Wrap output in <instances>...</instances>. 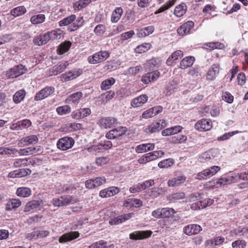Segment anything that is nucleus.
<instances>
[{
	"instance_id": "nucleus-1",
	"label": "nucleus",
	"mask_w": 248,
	"mask_h": 248,
	"mask_svg": "<svg viewBox=\"0 0 248 248\" xmlns=\"http://www.w3.org/2000/svg\"><path fill=\"white\" fill-rule=\"evenodd\" d=\"M233 178L234 177L232 176L231 171L228 174L222 175L218 179L209 181L208 182V186L211 187H218L229 185L233 183Z\"/></svg>"
},
{
	"instance_id": "nucleus-2",
	"label": "nucleus",
	"mask_w": 248,
	"mask_h": 248,
	"mask_svg": "<svg viewBox=\"0 0 248 248\" xmlns=\"http://www.w3.org/2000/svg\"><path fill=\"white\" fill-rule=\"evenodd\" d=\"M219 155V151L217 149H211L201 155L198 158L199 162L201 163L213 162L217 160Z\"/></svg>"
},
{
	"instance_id": "nucleus-3",
	"label": "nucleus",
	"mask_w": 248,
	"mask_h": 248,
	"mask_svg": "<svg viewBox=\"0 0 248 248\" xmlns=\"http://www.w3.org/2000/svg\"><path fill=\"white\" fill-rule=\"evenodd\" d=\"M110 56L107 51H100L88 58V62L91 64H97L105 62Z\"/></svg>"
},
{
	"instance_id": "nucleus-4",
	"label": "nucleus",
	"mask_w": 248,
	"mask_h": 248,
	"mask_svg": "<svg viewBox=\"0 0 248 248\" xmlns=\"http://www.w3.org/2000/svg\"><path fill=\"white\" fill-rule=\"evenodd\" d=\"M220 170V167L219 166H212L198 173L196 175V178L200 180L206 179L207 178H210L216 174Z\"/></svg>"
},
{
	"instance_id": "nucleus-5",
	"label": "nucleus",
	"mask_w": 248,
	"mask_h": 248,
	"mask_svg": "<svg viewBox=\"0 0 248 248\" xmlns=\"http://www.w3.org/2000/svg\"><path fill=\"white\" fill-rule=\"evenodd\" d=\"M75 144V140L72 137L65 136L60 139L57 142V146L62 151L71 149Z\"/></svg>"
},
{
	"instance_id": "nucleus-6",
	"label": "nucleus",
	"mask_w": 248,
	"mask_h": 248,
	"mask_svg": "<svg viewBox=\"0 0 248 248\" xmlns=\"http://www.w3.org/2000/svg\"><path fill=\"white\" fill-rule=\"evenodd\" d=\"M164 152L162 151H155L143 155L138 161L140 164L146 163L150 161L160 158L164 155Z\"/></svg>"
},
{
	"instance_id": "nucleus-7",
	"label": "nucleus",
	"mask_w": 248,
	"mask_h": 248,
	"mask_svg": "<svg viewBox=\"0 0 248 248\" xmlns=\"http://www.w3.org/2000/svg\"><path fill=\"white\" fill-rule=\"evenodd\" d=\"M26 69L21 64L14 66L10 69L6 73V76L9 78H16L25 73Z\"/></svg>"
},
{
	"instance_id": "nucleus-8",
	"label": "nucleus",
	"mask_w": 248,
	"mask_h": 248,
	"mask_svg": "<svg viewBox=\"0 0 248 248\" xmlns=\"http://www.w3.org/2000/svg\"><path fill=\"white\" fill-rule=\"evenodd\" d=\"M54 87L46 86L36 93L34 96V100L36 101L42 100L51 95L54 92Z\"/></svg>"
},
{
	"instance_id": "nucleus-9",
	"label": "nucleus",
	"mask_w": 248,
	"mask_h": 248,
	"mask_svg": "<svg viewBox=\"0 0 248 248\" xmlns=\"http://www.w3.org/2000/svg\"><path fill=\"white\" fill-rule=\"evenodd\" d=\"M38 141V137L37 135H31L21 138L18 143L19 147L28 146L31 144H36Z\"/></svg>"
},
{
	"instance_id": "nucleus-10",
	"label": "nucleus",
	"mask_w": 248,
	"mask_h": 248,
	"mask_svg": "<svg viewBox=\"0 0 248 248\" xmlns=\"http://www.w3.org/2000/svg\"><path fill=\"white\" fill-rule=\"evenodd\" d=\"M90 108H82L73 111L71 113V117L76 120L83 119L91 114Z\"/></svg>"
},
{
	"instance_id": "nucleus-11",
	"label": "nucleus",
	"mask_w": 248,
	"mask_h": 248,
	"mask_svg": "<svg viewBox=\"0 0 248 248\" xmlns=\"http://www.w3.org/2000/svg\"><path fill=\"white\" fill-rule=\"evenodd\" d=\"M212 127V123L210 119H202L199 121L195 125L196 129L199 131H208Z\"/></svg>"
},
{
	"instance_id": "nucleus-12",
	"label": "nucleus",
	"mask_w": 248,
	"mask_h": 248,
	"mask_svg": "<svg viewBox=\"0 0 248 248\" xmlns=\"http://www.w3.org/2000/svg\"><path fill=\"white\" fill-rule=\"evenodd\" d=\"M152 234L151 231H135L129 234V238L135 240H141L150 237Z\"/></svg>"
},
{
	"instance_id": "nucleus-13",
	"label": "nucleus",
	"mask_w": 248,
	"mask_h": 248,
	"mask_svg": "<svg viewBox=\"0 0 248 248\" xmlns=\"http://www.w3.org/2000/svg\"><path fill=\"white\" fill-rule=\"evenodd\" d=\"M42 148L40 146L36 147H29L24 149L17 150V153L19 155L27 156L41 152Z\"/></svg>"
},
{
	"instance_id": "nucleus-14",
	"label": "nucleus",
	"mask_w": 248,
	"mask_h": 248,
	"mask_svg": "<svg viewBox=\"0 0 248 248\" xmlns=\"http://www.w3.org/2000/svg\"><path fill=\"white\" fill-rule=\"evenodd\" d=\"M126 131L125 127H118L107 132L106 137L108 139H114L123 135Z\"/></svg>"
},
{
	"instance_id": "nucleus-15",
	"label": "nucleus",
	"mask_w": 248,
	"mask_h": 248,
	"mask_svg": "<svg viewBox=\"0 0 248 248\" xmlns=\"http://www.w3.org/2000/svg\"><path fill=\"white\" fill-rule=\"evenodd\" d=\"M202 231V227L198 224H189L185 226L183 232L187 235H192L199 233Z\"/></svg>"
},
{
	"instance_id": "nucleus-16",
	"label": "nucleus",
	"mask_w": 248,
	"mask_h": 248,
	"mask_svg": "<svg viewBox=\"0 0 248 248\" xmlns=\"http://www.w3.org/2000/svg\"><path fill=\"white\" fill-rule=\"evenodd\" d=\"M186 177L183 174L177 175L168 180L167 184L170 187H177L185 183Z\"/></svg>"
},
{
	"instance_id": "nucleus-17",
	"label": "nucleus",
	"mask_w": 248,
	"mask_h": 248,
	"mask_svg": "<svg viewBox=\"0 0 248 248\" xmlns=\"http://www.w3.org/2000/svg\"><path fill=\"white\" fill-rule=\"evenodd\" d=\"M82 74V70L81 69L73 70L63 74L62 75V79L63 81H69L76 78Z\"/></svg>"
},
{
	"instance_id": "nucleus-18",
	"label": "nucleus",
	"mask_w": 248,
	"mask_h": 248,
	"mask_svg": "<svg viewBox=\"0 0 248 248\" xmlns=\"http://www.w3.org/2000/svg\"><path fill=\"white\" fill-rule=\"evenodd\" d=\"M159 76L160 73L158 71L149 72L142 76L141 81L144 84H147L156 80Z\"/></svg>"
},
{
	"instance_id": "nucleus-19",
	"label": "nucleus",
	"mask_w": 248,
	"mask_h": 248,
	"mask_svg": "<svg viewBox=\"0 0 248 248\" xmlns=\"http://www.w3.org/2000/svg\"><path fill=\"white\" fill-rule=\"evenodd\" d=\"M79 236V233L77 231L70 232L65 233L62 235L59 239V242L60 243H64L67 242L71 241L78 238Z\"/></svg>"
},
{
	"instance_id": "nucleus-20",
	"label": "nucleus",
	"mask_w": 248,
	"mask_h": 248,
	"mask_svg": "<svg viewBox=\"0 0 248 248\" xmlns=\"http://www.w3.org/2000/svg\"><path fill=\"white\" fill-rule=\"evenodd\" d=\"M120 189L116 186H111L101 190L99 196L102 198H107L113 196L119 193Z\"/></svg>"
},
{
	"instance_id": "nucleus-21",
	"label": "nucleus",
	"mask_w": 248,
	"mask_h": 248,
	"mask_svg": "<svg viewBox=\"0 0 248 248\" xmlns=\"http://www.w3.org/2000/svg\"><path fill=\"white\" fill-rule=\"evenodd\" d=\"M148 97L146 94H142L134 98L131 102V106L133 108H138L142 106L147 102Z\"/></svg>"
},
{
	"instance_id": "nucleus-22",
	"label": "nucleus",
	"mask_w": 248,
	"mask_h": 248,
	"mask_svg": "<svg viewBox=\"0 0 248 248\" xmlns=\"http://www.w3.org/2000/svg\"><path fill=\"white\" fill-rule=\"evenodd\" d=\"M82 96L83 93L82 92H76L70 95L65 99V102L67 104H74L75 106H77Z\"/></svg>"
},
{
	"instance_id": "nucleus-23",
	"label": "nucleus",
	"mask_w": 248,
	"mask_h": 248,
	"mask_svg": "<svg viewBox=\"0 0 248 248\" xmlns=\"http://www.w3.org/2000/svg\"><path fill=\"white\" fill-rule=\"evenodd\" d=\"M194 23L193 21H188L183 24L177 29V32L181 35H184L189 33L191 29L193 27Z\"/></svg>"
},
{
	"instance_id": "nucleus-24",
	"label": "nucleus",
	"mask_w": 248,
	"mask_h": 248,
	"mask_svg": "<svg viewBox=\"0 0 248 248\" xmlns=\"http://www.w3.org/2000/svg\"><path fill=\"white\" fill-rule=\"evenodd\" d=\"M116 122V120L113 117L102 118L99 122L102 128L107 129L112 126Z\"/></svg>"
},
{
	"instance_id": "nucleus-25",
	"label": "nucleus",
	"mask_w": 248,
	"mask_h": 248,
	"mask_svg": "<svg viewBox=\"0 0 248 248\" xmlns=\"http://www.w3.org/2000/svg\"><path fill=\"white\" fill-rule=\"evenodd\" d=\"M21 202L19 199H9L6 204L5 210L8 211L15 210L21 205Z\"/></svg>"
},
{
	"instance_id": "nucleus-26",
	"label": "nucleus",
	"mask_w": 248,
	"mask_h": 248,
	"mask_svg": "<svg viewBox=\"0 0 248 248\" xmlns=\"http://www.w3.org/2000/svg\"><path fill=\"white\" fill-rule=\"evenodd\" d=\"M50 39V36L48 32L37 36L33 39V43L35 45L41 46L47 43Z\"/></svg>"
},
{
	"instance_id": "nucleus-27",
	"label": "nucleus",
	"mask_w": 248,
	"mask_h": 248,
	"mask_svg": "<svg viewBox=\"0 0 248 248\" xmlns=\"http://www.w3.org/2000/svg\"><path fill=\"white\" fill-rule=\"evenodd\" d=\"M183 55V52L181 50H178L174 52L167 59L166 64L168 65H172L174 63H175V61L178 60L179 58L182 57Z\"/></svg>"
},
{
	"instance_id": "nucleus-28",
	"label": "nucleus",
	"mask_w": 248,
	"mask_h": 248,
	"mask_svg": "<svg viewBox=\"0 0 248 248\" xmlns=\"http://www.w3.org/2000/svg\"><path fill=\"white\" fill-rule=\"evenodd\" d=\"M183 129V128L181 126L176 125L163 130L162 131L161 134L163 136L174 135L181 132Z\"/></svg>"
},
{
	"instance_id": "nucleus-29",
	"label": "nucleus",
	"mask_w": 248,
	"mask_h": 248,
	"mask_svg": "<svg viewBox=\"0 0 248 248\" xmlns=\"http://www.w3.org/2000/svg\"><path fill=\"white\" fill-rule=\"evenodd\" d=\"M154 148V143H144L138 145L135 148V151L138 153H143L153 150Z\"/></svg>"
},
{
	"instance_id": "nucleus-30",
	"label": "nucleus",
	"mask_w": 248,
	"mask_h": 248,
	"mask_svg": "<svg viewBox=\"0 0 248 248\" xmlns=\"http://www.w3.org/2000/svg\"><path fill=\"white\" fill-rule=\"evenodd\" d=\"M124 205L128 208H138L142 205V202L137 199H128L124 202Z\"/></svg>"
},
{
	"instance_id": "nucleus-31",
	"label": "nucleus",
	"mask_w": 248,
	"mask_h": 248,
	"mask_svg": "<svg viewBox=\"0 0 248 248\" xmlns=\"http://www.w3.org/2000/svg\"><path fill=\"white\" fill-rule=\"evenodd\" d=\"M41 202L39 201H32L29 202L26 205L24 211L31 212L34 210H40Z\"/></svg>"
},
{
	"instance_id": "nucleus-32",
	"label": "nucleus",
	"mask_w": 248,
	"mask_h": 248,
	"mask_svg": "<svg viewBox=\"0 0 248 248\" xmlns=\"http://www.w3.org/2000/svg\"><path fill=\"white\" fill-rule=\"evenodd\" d=\"M195 61V58L192 56H188L184 58L180 62V68L185 69L191 66Z\"/></svg>"
},
{
	"instance_id": "nucleus-33",
	"label": "nucleus",
	"mask_w": 248,
	"mask_h": 248,
	"mask_svg": "<svg viewBox=\"0 0 248 248\" xmlns=\"http://www.w3.org/2000/svg\"><path fill=\"white\" fill-rule=\"evenodd\" d=\"M219 71V65L217 64H214L209 69L207 73V78L211 80L214 79L217 75L218 74Z\"/></svg>"
},
{
	"instance_id": "nucleus-34",
	"label": "nucleus",
	"mask_w": 248,
	"mask_h": 248,
	"mask_svg": "<svg viewBox=\"0 0 248 248\" xmlns=\"http://www.w3.org/2000/svg\"><path fill=\"white\" fill-rule=\"evenodd\" d=\"M232 175L234 177L233 179V183L240 180H248V171L242 172L240 173L235 171H231Z\"/></svg>"
},
{
	"instance_id": "nucleus-35",
	"label": "nucleus",
	"mask_w": 248,
	"mask_h": 248,
	"mask_svg": "<svg viewBox=\"0 0 248 248\" xmlns=\"http://www.w3.org/2000/svg\"><path fill=\"white\" fill-rule=\"evenodd\" d=\"M31 191L30 188L27 187H20L17 189L16 195L21 197L26 198L31 195Z\"/></svg>"
},
{
	"instance_id": "nucleus-36",
	"label": "nucleus",
	"mask_w": 248,
	"mask_h": 248,
	"mask_svg": "<svg viewBox=\"0 0 248 248\" xmlns=\"http://www.w3.org/2000/svg\"><path fill=\"white\" fill-rule=\"evenodd\" d=\"M163 127V126L161 125L159 123H153L149 125L148 127L145 129V131L146 133H153L160 130Z\"/></svg>"
},
{
	"instance_id": "nucleus-37",
	"label": "nucleus",
	"mask_w": 248,
	"mask_h": 248,
	"mask_svg": "<svg viewBox=\"0 0 248 248\" xmlns=\"http://www.w3.org/2000/svg\"><path fill=\"white\" fill-rule=\"evenodd\" d=\"M71 43L69 41H65L59 45L57 48V52L59 55H62L66 52L71 46Z\"/></svg>"
},
{
	"instance_id": "nucleus-38",
	"label": "nucleus",
	"mask_w": 248,
	"mask_h": 248,
	"mask_svg": "<svg viewBox=\"0 0 248 248\" xmlns=\"http://www.w3.org/2000/svg\"><path fill=\"white\" fill-rule=\"evenodd\" d=\"M123 13L121 7H117L112 13L111 21L113 23H116L120 19Z\"/></svg>"
},
{
	"instance_id": "nucleus-39",
	"label": "nucleus",
	"mask_w": 248,
	"mask_h": 248,
	"mask_svg": "<svg viewBox=\"0 0 248 248\" xmlns=\"http://www.w3.org/2000/svg\"><path fill=\"white\" fill-rule=\"evenodd\" d=\"M46 16L44 14H38L32 16L30 19L31 22L33 25L39 24L45 22Z\"/></svg>"
},
{
	"instance_id": "nucleus-40",
	"label": "nucleus",
	"mask_w": 248,
	"mask_h": 248,
	"mask_svg": "<svg viewBox=\"0 0 248 248\" xmlns=\"http://www.w3.org/2000/svg\"><path fill=\"white\" fill-rule=\"evenodd\" d=\"M154 31V27L153 26H148L140 30L137 34L139 37H143L152 34Z\"/></svg>"
},
{
	"instance_id": "nucleus-41",
	"label": "nucleus",
	"mask_w": 248,
	"mask_h": 248,
	"mask_svg": "<svg viewBox=\"0 0 248 248\" xmlns=\"http://www.w3.org/2000/svg\"><path fill=\"white\" fill-rule=\"evenodd\" d=\"M26 11V9L24 6H20L12 9L10 13L13 16L16 17L24 15Z\"/></svg>"
},
{
	"instance_id": "nucleus-42",
	"label": "nucleus",
	"mask_w": 248,
	"mask_h": 248,
	"mask_svg": "<svg viewBox=\"0 0 248 248\" xmlns=\"http://www.w3.org/2000/svg\"><path fill=\"white\" fill-rule=\"evenodd\" d=\"M76 19V16L75 15H71L60 20L59 22V25L60 27L67 26L74 21Z\"/></svg>"
},
{
	"instance_id": "nucleus-43",
	"label": "nucleus",
	"mask_w": 248,
	"mask_h": 248,
	"mask_svg": "<svg viewBox=\"0 0 248 248\" xmlns=\"http://www.w3.org/2000/svg\"><path fill=\"white\" fill-rule=\"evenodd\" d=\"M17 149L13 147H0V155H10L12 154H15L16 153Z\"/></svg>"
},
{
	"instance_id": "nucleus-44",
	"label": "nucleus",
	"mask_w": 248,
	"mask_h": 248,
	"mask_svg": "<svg viewBox=\"0 0 248 248\" xmlns=\"http://www.w3.org/2000/svg\"><path fill=\"white\" fill-rule=\"evenodd\" d=\"M25 92L24 90H20L17 91L13 96V101L16 103L18 104L22 101L25 96Z\"/></svg>"
},
{
	"instance_id": "nucleus-45",
	"label": "nucleus",
	"mask_w": 248,
	"mask_h": 248,
	"mask_svg": "<svg viewBox=\"0 0 248 248\" xmlns=\"http://www.w3.org/2000/svg\"><path fill=\"white\" fill-rule=\"evenodd\" d=\"M224 241V238L222 236H217L207 241V244L211 247H215L222 244Z\"/></svg>"
},
{
	"instance_id": "nucleus-46",
	"label": "nucleus",
	"mask_w": 248,
	"mask_h": 248,
	"mask_svg": "<svg viewBox=\"0 0 248 248\" xmlns=\"http://www.w3.org/2000/svg\"><path fill=\"white\" fill-rule=\"evenodd\" d=\"M91 2V0H79L74 4V9L75 10L79 11L90 4Z\"/></svg>"
},
{
	"instance_id": "nucleus-47",
	"label": "nucleus",
	"mask_w": 248,
	"mask_h": 248,
	"mask_svg": "<svg viewBox=\"0 0 248 248\" xmlns=\"http://www.w3.org/2000/svg\"><path fill=\"white\" fill-rule=\"evenodd\" d=\"M161 209L162 218H169L175 214V211L173 208H162Z\"/></svg>"
},
{
	"instance_id": "nucleus-48",
	"label": "nucleus",
	"mask_w": 248,
	"mask_h": 248,
	"mask_svg": "<svg viewBox=\"0 0 248 248\" xmlns=\"http://www.w3.org/2000/svg\"><path fill=\"white\" fill-rule=\"evenodd\" d=\"M115 93L113 91L110 90L106 92L104 94H102L99 98L101 100L104 102L106 103L108 100H110L114 97Z\"/></svg>"
},
{
	"instance_id": "nucleus-49",
	"label": "nucleus",
	"mask_w": 248,
	"mask_h": 248,
	"mask_svg": "<svg viewBox=\"0 0 248 248\" xmlns=\"http://www.w3.org/2000/svg\"><path fill=\"white\" fill-rule=\"evenodd\" d=\"M115 80L113 78H110L107 80L103 81L101 85V89L103 90H107L110 88V87L114 84Z\"/></svg>"
},
{
	"instance_id": "nucleus-50",
	"label": "nucleus",
	"mask_w": 248,
	"mask_h": 248,
	"mask_svg": "<svg viewBox=\"0 0 248 248\" xmlns=\"http://www.w3.org/2000/svg\"><path fill=\"white\" fill-rule=\"evenodd\" d=\"M151 47V45L150 43H144L141 45L138 46L135 49V51L137 53H144Z\"/></svg>"
},
{
	"instance_id": "nucleus-51",
	"label": "nucleus",
	"mask_w": 248,
	"mask_h": 248,
	"mask_svg": "<svg viewBox=\"0 0 248 248\" xmlns=\"http://www.w3.org/2000/svg\"><path fill=\"white\" fill-rule=\"evenodd\" d=\"M71 111L70 107L68 105L60 106L56 108V111L58 114L63 115L69 113Z\"/></svg>"
},
{
	"instance_id": "nucleus-52",
	"label": "nucleus",
	"mask_w": 248,
	"mask_h": 248,
	"mask_svg": "<svg viewBox=\"0 0 248 248\" xmlns=\"http://www.w3.org/2000/svg\"><path fill=\"white\" fill-rule=\"evenodd\" d=\"M174 164V161L171 158H168L164 159L158 164V166L160 168H168L171 167Z\"/></svg>"
},
{
	"instance_id": "nucleus-53",
	"label": "nucleus",
	"mask_w": 248,
	"mask_h": 248,
	"mask_svg": "<svg viewBox=\"0 0 248 248\" xmlns=\"http://www.w3.org/2000/svg\"><path fill=\"white\" fill-rule=\"evenodd\" d=\"M28 159L17 158L14 160L13 165L15 168L25 167L28 165Z\"/></svg>"
},
{
	"instance_id": "nucleus-54",
	"label": "nucleus",
	"mask_w": 248,
	"mask_h": 248,
	"mask_svg": "<svg viewBox=\"0 0 248 248\" xmlns=\"http://www.w3.org/2000/svg\"><path fill=\"white\" fill-rule=\"evenodd\" d=\"M185 197V194L184 192H176L170 195L168 199L170 201L174 202L176 200L184 199Z\"/></svg>"
},
{
	"instance_id": "nucleus-55",
	"label": "nucleus",
	"mask_w": 248,
	"mask_h": 248,
	"mask_svg": "<svg viewBox=\"0 0 248 248\" xmlns=\"http://www.w3.org/2000/svg\"><path fill=\"white\" fill-rule=\"evenodd\" d=\"M187 140V137L186 135H177L171 137L170 142L172 143H181L185 142Z\"/></svg>"
},
{
	"instance_id": "nucleus-56",
	"label": "nucleus",
	"mask_w": 248,
	"mask_h": 248,
	"mask_svg": "<svg viewBox=\"0 0 248 248\" xmlns=\"http://www.w3.org/2000/svg\"><path fill=\"white\" fill-rule=\"evenodd\" d=\"M50 39L53 38L56 39H60L63 36V32L60 29L52 31L51 32H48Z\"/></svg>"
},
{
	"instance_id": "nucleus-57",
	"label": "nucleus",
	"mask_w": 248,
	"mask_h": 248,
	"mask_svg": "<svg viewBox=\"0 0 248 248\" xmlns=\"http://www.w3.org/2000/svg\"><path fill=\"white\" fill-rule=\"evenodd\" d=\"M68 63L67 62H62L59 63L58 64L54 66L55 71H56V74L63 72L66 67L68 66Z\"/></svg>"
},
{
	"instance_id": "nucleus-58",
	"label": "nucleus",
	"mask_w": 248,
	"mask_h": 248,
	"mask_svg": "<svg viewBox=\"0 0 248 248\" xmlns=\"http://www.w3.org/2000/svg\"><path fill=\"white\" fill-rule=\"evenodd\" d=\"M63 206H66L70 204H73L77 202V199L71 196H61Z\"/></svg>"
},
{
	"instance_id": "nucleus-59",
	"label": "nucleus",
	"mask_w": 248,
	"mask_h": 248,
	"mask_svg": "<svg viewBox=\"0 0 248 248\" xmlns=\"http://www.w3.org/2000/svg\"><path fill=\"white\" fill-rule=\"evenodd\" d=\"M247 243L244 240L238 239L234 241L232 244V248H245Z\"/></svg>"
},
{
	"instance_id": "nucleus-60",
	"label": "nucleus",
	"mask_w": 248,
	"mask_h": 248,
	"mask_svg": "<svg viewBox=\"0 0 248 248\" xmlns=\"http://www.w3.org/2000/svg\"><path fill=\"white\" fill-rule=\"evenodd\" d=\"M186 12V10L184 9V6L179 5L176 6L174 11V14L177 17H181Z\"/></svg>"
},
{
	"instance_id": "nucleus-61",
	"label": "nucleus",
	"mask_w": 248,
	"mask_h": 248,
	"mask_svg": "<svg viewBox=\"0 0 248 248\" xmlns=\"http://www.w3.org/2000/svg\"><path fill=\"white\" fill-rule=\"evenodd\" d=\"M20 130L27 129L31 125V122L29 119H24L18 121Z\"/></svg>"
},
{
	"instance_id": "nucleus-62",
	"label": "nucleus",
	"mask_w": 248,
	"mask_h": 248,
	"mask_svg": "<svg viewBox=\"0 0 248 248\" xmlns=\"http://www.w3.org/2000/svg\"><path fill=\"white\" fill-rule=\"evenodd\" d=\"M142 70L140 66H136L135 67H131L127 69V74L130 75H136L140 73Z\"/></svg>"
},
{
	"instance_id": "nucleus-63",
	"label": "nucleus",
	"mask_w": 248,
	"mask_h": 248,
	"mask_svg": "<svg viewBox=\"0 0 248 248\" xmlns=\"http://www.w3.org/2000/svg\"><path fill=\"white\" fill-rule=\"evenodd\" d=\"M155 115V112H154V109L151 108L144 111L142 114L141 117L143 119H148L152 118Z\"/></svg>"
},
{
	"instance_id": "nucleus-64",
	"label": "nucleus",
	"mask_w": 248,
	"mask_h": 248,
	"mask_svg": "<svg viewBox=\"0 0 248 248\" xmlns=\"http://www.w3.org/2000/svg\"><path fill=\"white\" fill-rule=\"evenodd\" d=\"M93 181L94 182L93 185L94 186H95V188L103 185L106 182V179L105 177L103 176L96 177L95 179H93Z\"/></svg>"
}]
</instances>
